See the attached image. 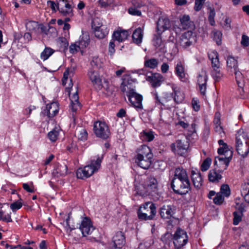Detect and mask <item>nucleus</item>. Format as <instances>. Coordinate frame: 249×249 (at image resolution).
<instances>
[{
  "mask_svg": "<svg viewBox=\"0 0 249 249\" xmlns=\"http://www.w3.org/2000/svg\"><path fill=\"white\" fill-rule=\"evenodd\" d=\"M103 159V155H98L92 159L89 164L83 168H79L76 172V176L78 178L85 179L91 176L97 172L101 167V163Z\"/></svg>",
  "mask_w": 249,
  "mask_h": 249,
  "instance_id": "1",
  "label": "nucleus"
},
{
  "mask_svg": "<svg viewBox=\"0 0 249 249\" xmlns=\"http://www.w3.org/2000/svg\"><path fill=\"white\" fill-rule=\"evenodd\" d=\"M153 157L150 147L143 145L138 149L135 162L140 167L147 169L151 164Z\"/></svg>",
  "mask_w": 249,
  "mask_h": 249,
  "instance_id": "2",
  "label": "nucleus"
},
{
  "mask_svg": "<svg viewBox=\"0 0 249 249\" xmlns=\"http://www.w3.org/2000/svg\"><path fill=\"white\" fill-rule=\"evenodd\" d=\"M208 55L211 62V75L215 82H219L223 78L224 74L221 71L218 53L214 50H210Z\"/></svg>",
  "mask_w": 249,
  "mask_h": 249,
  "instance_id": "3",
  "label": "nucleus"
},
{
  "mask_svg": "<svg viewBox=\"0 0 249 249\" xmlns=\"http://www.w3.org/2000/svg\"><path fill=\"white\" fill-rule=\"evenodd\" d=\"M156 214V209L154 204L147 202L142 205L138 212L140 219L148 220L153 219Z\"/></svg>",
  "mask_w": 249,
  "mask_h": 249,
  "instance_id": "4",
  "label": "nucleus"
},
{
  "mask_svg": "<svg viewBox=\"0 0 249 249\" xmlns=\"http://www.w3.org/2000/svg\"><path fill=\"white\" fill-rule=\"evenodd\" d=\"M236 150L242 157L247 156L249 152V141L244 133L238 134L236 137Z\"/></svg>",
  "mask_w": 249,
  "mask_h": 249,
  "instance_id": "5",
  "label": "nucleus"
},
{
  "mask_svg": "<svg viewBox=\"0 0 249 249\" xmlns=\"http://www.w3.org/2000/svg\"><path fill=\"white\" fill-rule=\"evenodd\" d=\"M221 157H217L215 158L214 165L220 169V172L226 170L229 166L230 160L232 157V151L231 150H227L224 153L220 154Z\"/></svg>",
  "mask_w": 249,
  "mask_h": 249,
  "instance_id": "6",
  "label": "nucleus"
},
{
  "mask_svg": "<svg viewBox=\"0 0 249 249\" xmlns=\"http://www.w3.org/2000/svg\"><path fill=\"white\" fill-rule=\"evenodd\" d=\"M173 239L175 248L180 249L187 243L188 237L185 231L178 228L175 232Z\"/></svg>",
  "mask_w": 249,
  "mask_h": 249,
  "instance_id": "7",
  "label": "nucleus"
},
{
  "mask_svg": "<svg viewBox=\"0 0 249 249\" xmlns=\"http://www.w3.org/2000/svg\"><path fill=\"white\" fill-rule=\"evenodd\" d=\"M93 130L95 135L103 139H107L110 135V131L106 123L97 121L94 124Z\"/></svg>",
  "mask_w": 249,
  "mask_h": 249,
  "instance_id": "8",
  "label": "nucleus"
},
{
  "mask_svg": "<svg viewBox=\"0 0 249 249\" xmlns=\"http://www.w3.org/2000/svg\"><path fill=\"white\" fill-rule=\"evenodd\" d=\"M171 187L175 193L185 195L190 190L189 179L171 182Z\"/></svg>",
  "mask_w": 249,
  "mask_h": 249,
  "instance_id": "9",
  "label": "nucleus"
},
{
  "mask_svg": "<svg viewBox=\"0 0 249 249\" xmlns=\"http://www.w3.org/2000/svg\"><path fill=\"white\" fill-rule=\"evenodd\" d=\"M158 183L156 178L152 176L148 177L143 183L144 190H141V193H146L151 194L158 191Z\"/></svg>",
  "mask_w": 249,
  "mask_h": 249,
  "instance_id": "10",
  "label": "nucleus"
},
{
  "mask_svg": "<svg viewBox=\"0 0 249 249\" xmlns=\"http://www.w3.org/2000/svg\"><path fill=\"white\" fill-rule=\"evenodd\" d=\"M92 28L94 31L95 36L98 38L105 37L109 32V30L102 23H98V19L96 18L92 22Z\"/></svg>",
  "mask_w": 249,
  "mask_h": 249,
  "instance_id": "11",
  "label": "nucleus"
},
{
  "mask_svg": "<svg viewBox=\"0 0 249 249\" xmlns=\"http://www.w3.org/2000/svg\"><path fill=\"white\" fill-rule=\"evenodd\" d=\"M79 229L83 236L90 234L94 230L90 219L87 216L82 220Z\"/></svg>",
  "mask_w": 249,
  "mask_h": 249,
  "instance_id": "12",
  "label": "nucleus"
},
{
  "mask_svg": "<svg viewBox=\"0 0 249 249\" xmlns=\"http://www.w3.org/2000/svg\"><path fill=\"white\" fill-rule=\"evenodd\" d=\"M195 41V36L192 31H188L183 33L179 40V45L183 48L186 49L190 46Z\"/></svg>",
  "mask_w": 249,
  "mask_h": 249,
  "instance_id": "13",
  "label": "nucleus"
},
{
  "mask_svg": "<svg viewBox=\"0 0 249 249\" xmlns=\"http://www.w3.org/2000/svg\"><path fill=\"white\" fill-rule=\"evenodd\" d=\"M57 9L64 16L71 17L73 15L71 5L67 0H59L57 2Z\"/></svg>",
  "mask_w": 249,
  "mask_h": 249,
  "instance_id": "14",
  "label": "nucleus"
},
{
  "mask_svg": "<svg viewBox=\"0 0 249 249\" xmlns=\"http://www.w3.org/2000/svg\"><path fill=\"white\" fill-rule=\"evenodd\" d=\"M175 72L180 80L186 82L188 80V75L185 72V63L183 61L178 60L175 66Z\"/></svg>",
  "mask_w": 249,
  "mask_h": 249,
  "instance_id": "15",
  "label": "nucleus"
},
{
  "mask_svg": "<svg viewBox=\"0 0 249 249\" xmlns=\"http://www.w3.org/2000/svg\"><path fill=\"white\" fill-rule=\"evenodd\" d=\"M188 146V142L185 140L183 141L178 140L176 142L172 143L171 145L172 150L180 155H182L186 151Z\"/></svg>",
  "mask_w": 249,
  "mask_h": 249,
  "instance_id": "16",
  "label": "nucleus"
},
{
  "mask_svg": "<svg viewBox=\"0 0 249 249\" xmlns=\"http://www.w3.org/2000/svg\"><path fill=\"white\" fill-rule=\"evenodd\" d=\"M208 76L206 71L202 70L197 77V84L201 94L205 95L207 89Z\"/></svg>",
  "mask_w": 249,
  "mask_h": 249,
  "instance_id": "17",
  "label": "nucleus"
},
{
  "mask_svg": "<svg viewBox=\"0 0 249 249\" xmlns=\"http://www.w3.org/2000/svg\"><path fill=\"white\" fill-rule=\"evenodd\" d=\"M127 97L129 101L134 107L138 109H142V96L141 94L135 91L131 94H128Z\"/></svg>",
  "mask_w": 249,
  "mask_h": 249,
  "instance_id": "18",
  "label": "nucleus"
},
{
  "mask_svg": "<svg viewBox=\"0 0 249 249\" xmlns=\"http://www.w3.org/2000/svg\"><path fill=\"white\" fill-rule=\"evenodd\" d=\"M73 84L71 82V80H70V83L69 84L70 87L66 88L67 91L69 92L70 98L71 101V107L73 112H75L78 108H80V103L78 101L79 96L78 95L77 91L74 92L72 96L70 95V88H71Z\"/></svg>",
  "mask_w": 249,
  "mask_h": 249,
  "instance_id": "19",
  "label": "nucleus"
},
{
  "mask_svg": "<svg viewBox=\"0 0 249 249\" xmlns=\"http://www.w3.org/2000/svg\"><path fill=\"white\" fill-rule=\"evenodd\" d=\"M59 107L57 102H53L47 104L45 108L43 110L42 113L44 115L49 118L54 117L58 112Z\"/></svg>",
  "mask_w": 249,
  "mask_h": 249,
  "instance_id": "20",
  "label": "nucleus"
},
{
  "mask_svg": "<svg viewBox=\"0 0 249 249\" xmlns=\"http://www.w3.org/2000/svg\"><path fill=\"white\" fill-rule=\"evenodd\" d=\"M146 80L150 82L154 88L160 87L163 81V76L160 73H151L150 75H147Z\"/></svg>",
  "mask_w": 249,
  "mask_h": 249,
  "instance_id": "21",
  "label": "nucleus"
},
{
  "mask_svg": "<svg viewBox=\"0 0 249 249\" xmlns=\"http://www.w3.org/2000/svg\"><path fill=\"white\" fill-rule=\"evenodd\" d=\"M88 75L92 84L95 86V88L98 89H101L103 86L101 83V80L98 71L96 70L90 69L88 72Z\"/></svg>",
  "mask_w": 249,
  "mask_h": 249,
  "instance_id": "22",
  "label": "nucleus"
},
{
  "mask_svg": "<svg viewBox=\"0 0 249 249\" xmlns=\"http://www.w3.org/2000/svg\"><path fill=\"white\" fill-rule=\"evenodd\" d=\"M170 27V21L167 18L160 17L157 22V30L159 34H161Z\"/></svg>",
  "mask_w": 249,
  "mask_h": 249,
  "instance_id": "23",
  "label": "nucleus"
},
{
  "mask_svg": "<svg viewBox=\"0 0 249 249\" xmlns=\"http://www.w3.org/2000/svg\"><path fill=\"white\" fill-rule=\"evenodd\" d=\"M189 179L186 170L182 167L176 168L172 182Z\"/></svg>",
  "mask_w": 249,
  "mask_h": 249,
  "instance_id": "24",
  "label": "nucleus"
},
{
  "mask_svg": "<svg viewBox=\"0 0 249 249\" xmlns=\"http://www.w3.org/2000/svg\"><path fill=\"white\" fill-rule=\"evenodd\" d=\"M175 213V209L171 205H163L160 210V215L162 218L169 219Z\"/></svg>",
  "mask_w": 249,
  "mask_h": 249,
  "instance_id": "25",
  "label": "nucleus"
},
{
  "mask_svg": "<svg viewBox=\"0 0 249 249\" xmlns=\"http://www.w3.org/2000/svg\"><path fill=\"white\" fill-rule=\"evenodd\" d=\"M112 241L115 249H121L125 244V237L121 231L118 232L113 236Z\"/></svg>",
  "mask_w": 249,
  "mask_h": 249,
  "instance_id": "26",
  "label": "nucleus"
},
{
  "mask_svg": "<svg viewBox=\"0 0 249 249\" xmlns=\"http://www.w3.org/2000/svg\"><path fill=\"white\" fill-rule=\"evenodd\" d=\"M122 91L127 96L135 91V86L131 81H124L120 87Z\"/></svg>",
  "mask_w": 249,
  "mask_h": 249,
  "instance_id": "27",
  "label": "nucleus"
},
{
  "mask_svg": "<svg viewBox=\"0 0 249 249\" xmlns=\"http://www.w3.org/2000/svg\"><path fill=\"white\" fill-rule=\"evenodd\" d=\"M226 63L227 71L231 73H232L233 71L238 68L237 60L232 56L227 57Z\"/></svg>",
  "mask_w": 249,
  "mask_h": 249,
  "instance_id": "28",
  "label": "nucleus"
},
{
  "mask_svg": "<svg viewBox=\"0 0 249 249\" xmlns=\"http://www.w3.org/2000/svg\"><path fill=\"white\" fill-rule=\"evenodd\" d=\"M129 35L127 30H120L114 32L113 38L119 42H123L126 39Z\"/></svg>",
  "mask_w": 249,
  "mask_h": 249,
  "instance_id": "29",
  "label": "nucleus"
},
{
  "mask_svg": "<svg viewBox=\"0 0 249 249\" xmlns=\"http://www.w3.org/2000/svg\"><path fill=\"white\" fill-rule=\"evenodd\" d=\"M192 180L194 186L199 188L202 184V178L199 172L192 171Z\"/></svg>",
  "mask_w": 249,
  "mask_h": 249,
  "instance_id": "30",
  "label": "nucleus"
},
{
  "mask_svg": "<svg viewBox=\"0 0 249 249\" xmlns=\"http://www.w3.org/2000/svg\"><path fill=\"white\" fill-rule=\"evenodd\" d=\"M174 93V101L177 103H181L184 99V94L182 92L180 89L176 85L173 84L172 87Z\"/></svg>",
  "mask_w": 249,
  "mask_h": 249,
  "instance_id": "31",
  "label": "nucleus"
},
{
  "mask_svg": "<svg viewBox=\"0 0 249 249\" xmlns=\"http://www.w3.org/2000/svg\"><path fill=\"white\" fill-rule=\"evenodd\" d=\"M27 30L35 34H38L39 32V25L38 22L34 21H29L26 23Z\"/></svg>",
  "mask_w": 249,
  "mask_h": 249,
  "instance_id": "32",
  "label": "nucleus"
},
{
  "mask_svg": "<svg viewBox=\"0 0 249 249\" xmlns=\"http://www.w3.org/2000/svg\"><path fill=\"white\" fill-rule=\"evenodd\" d=\"M143 38V32L141 28L136 29L132 35V39L134 43L140 44L142 42Z\"/></svg>",
  "mask_w": 249,
  "mask_h": 249,
  "instance_id": "33",
  "label": "nucleus"
},
{
  "mask_svg": "<svg viewBox=\"0 0 249 249\" xmlns=\"http://www.w3.org/2000/svg\"><path fill=\"white\" fill-rule=\"evenodd\" d=\"M180 27L184 30L188 29L191 26H194L193 22L190 20V17L188 15H184L180 19Z\"/></svg>",
  "mask_w": 249,
  "mask_h": 249,
  "instance_id": "34",
  "label": "nucleus"
},
{
  "mask_svg": "<svg viewBox=\"0 0 249 249\" xmlns=\"http://www.w3.org/2000/svg\"><path fill=\"white\" fill-rule=\"evenodd\" d=\"M61 131L59 126H55L48 134V137L50 140L52 142H55L58 139Z\"/></svg>",
  "mask_w": 249,
  "mask_h": 249,
  "instance_id": "35",
  "label": "nucleus"
},
{
  "mask_svg": "<svg viewBox=\"0 0 249 249\" xmlns=\"http://www.w3.org/2000/svg\"><path fill=\"white\" fill-rule=\"evenodd\" d=\"M208 178L210 181L212 182H218L222 178L220 172L215 169L209 171Z\"/></svg>",
  "mask_w": 249,
  "mask_h": 249,
  "instance_id": "36",
  "label": "nucleus"
},
{
  "mask_svg": "<svg viewBox=\"0 0 249 249\" xmlns=\"http://www.w3.org/2000/svg\"><path fill=\"white\" fill-rule=\"evenodd\" d=\"M75 135L79 140L81 141H85L88 138V133L86 130L82 127L76 129Z\"/></svg>",
  "mask_w": 249,
  "mask_h": 249,
  "instance_id": "37",
  "label": "nucleus"
},
{
  "mask_svg": "<svg viewBox=\"0 0 249 249\" xmlns=\"http://www.w3.org/2000/svg\"><path fill=\"white\" fill-rule=\"evenodd\" d=\"M158 64L159 61L156 58L148 59L145 58L144 65L146 68L154 69L158 66Z\"/></svg>",
  "mask_w": 249,
  "mask_h": 249,
  "instance_id": "38",
  "label": "nucleus"
},
{
  "mask_svg": "<svg viewBox=\"0 0 249 249\" xmlns=\"http://www.w3.org/2000/svg\"><path fill=\"white\" fill-rule=\"evenodd\" d=\"M54 52V50L50 47H46L41 53L40 58L43 61L46 60Z\"/></svg>",
  "mask_w": 249,
  "mask_h": 249,
  "instance_id": "39",
  "label": "nucleus"
},
{
  "mask_svg": "<svg viewBox=\"0 0 249 249\" xmlns=\"http://www.w3.org/2000/svg\"><path fill=\"white\" fill-rule=\"evenodd\" d=\"M11 212L9 211L6 213V211H3L0 210V220L6 222H11L12 219L11 218Z\"/></svg>",
  "mask_w": 249,
  "mask_h": 249,
  "instance_id": "40",
  "label": "nucleus"
},
{
  "mask_svg": "<svg viewBox=\"0 0 249 249\" xmlns=\"http://www.w3.org/2000/svg\"><path fill=\"white\" fill-rule=\"evenodd\" d=\"M77 43L81 49L86 48L89 43V36L87 35L81 36Z\"/></svg>",
  "mask_w": 249,
  "mask_h": 249,
  "instance_id": "41",
  "label": "nucleus"
},
{
  "mask_svg": "<svg viewBox=\"0 0 249 249\" xmlns=\"http://www.w3.org/2000/svg\"><path fill=\"white\" fill-rule=\"evenodd\" d=\"M141 137L143 140L147 142L152 141L154 138L153 132L151 131H143L141 134Z\"/></svg>",
  "mask_w": 249,
  "mask_h": 249,
  "instance_id": "42",
  "label": "nucleus"
},
{
  "mask_svg": "<svg viewBox=\"0 0 249 249\" xmlns=\"http://www.w3.org/2000/svg\"><path fill=\"white\" fill-rule=\"evenodd\" d=\"M102 61L98 56H94L92 57L91 61V65L93 68H98L101 67Z\"/></svg>",
  "mask_w": 249,
  "mask_h": 249,
  "instance_id": "43",
  "label": "nucleus"
},
{
  "mask_svg": "<svg viewBox=\"0 0 249 249\" xmlns=\"http://www.w3.org/2000/svg\"><path fill=\"white\" fill-rule=\"evenodd\" d=\"M57 176H64L67 174V167L66 165H60L58 166L55 170Z\"/></svg>",
  "mask_w": 249,
  "mask_h": 249,
  "instance_id": "44",
  "label": "nucleus"
},
{
  "mask_svg": "<svg viewBox=\"0 0 249 249\" xmlns=\"http://www.w3.org/2000/svg\"><path fill=\"white\" fill-rule=\"evenodd\" d=\"M218 143L219 145H222V147L219 148L218 149V153L219 154H221L224 153L225 152L227 151V150H231L228 145L224 143V141L222 140H219L218 141Z\"/></svg>",
  "mask_w": 249,
  "mask_h": 249,
  "instance_id": "45",
  "label": "nucleus"
},
{
  "mask_svg": "<svg viewBox=\"0 0 249 249\" xmlns=\"http://www.w3.org/2000/svg\"><path fill=\"white\" fill-rule=\"evenodd\" d=\"M213 39L216 41V44L219 45L221 44L222 33L218 30L213 31Z\"/></svg>",
  "mask_w": 249,
  "mask_h": 249,
  "instance_id": "46",
  "label": "nucleus"
},
{
  "mask_svg": "<svg viewBox=\"0 0 249 249\" xmlns=\"http://www.w3.org/2000/svg\"><path fill=\"white\" fill-rule=\"evenodd\" d=\"M70 219V216H69L66 220V225L64 226L66 232L69 234L72 230L75 229L74 225L71 224Z\"/></svg>",
  "mask_w": 249,
  "mask_h": 249,
  "instance_id": "47",
  "label": "nucleus"
},
{
  "mask_svg": "<svg viewBox=\"0 0 249 249\" xmlns=\"http://www.w3.org/2000/svg\"><path fill=\"white\" fill-rule=\"evenodd\" d=\"M225 196H229L231 194L230 187L227 184H223L220 188V192L219 193Z\"/></svg>",
  "mask_w": 249,
  "mask_h": 249,
  "instance_id": "48",
  "label": "nucleus"
},
{
  "mask_svg": "<svg viewBox=\"0 0 249 249\" xmlns=\"http://www.w3.org/2000/svg\"><path fill=\"white\" fill-rule=\"evenodd\" d=\"M215 16V12L214 11V9L213 8H210L209 13V17H208V19L210 22V24L213 26L215 24V21H214V17Z\"/></svg>",
  "mask_w": 249,
  "mask_h": 249,
  "instance_id": "49",
  "label": "nucleus"
},
{
  "mask_svg": "<svg viewBox=\"0 0 249 249\" xmlns=\"http://www.w3.org/2000/svg\"><path fill=\"white\" fill-rule=\"evenodd\" d=\"M212 160L210 158H207L205 159L201 166V169L202 171H207L210 167V165L211 164Z\"/></svg>",
  "mask_w": 249,
  "mask_h": 249,
  "instance_id": "50",
  "label": "nucleus"
},
{
  "mask_svg": "<svg viewBox=\"0 0 249 249\" xmlns=\"http://www.w3.org/2000/svg\"><path fill=\"white\" fill-rule=\"evenodd\" d=\"M158 35L155 36L153 40V45L157 48L160 46L162 44V39L160 36V34H159L158 33Z\"/></svg>",
  "mask_w": 249,
  "mask_h": 249,
  "instance_id": "51",
  "label": "nucleus"
},
{
  "mask_svg": "<svg viewBox=\"0 0 249 249\" xmlns=\"http://www.w3.org/2000/svg\"><path fill=\"white\" fill-rule=\"evenodd\" d=\"M172 239V234L168 232L165 233L164 235H162L161 237V240L165 244H169L171 242V240Z\"/></svg>",
  "mask_w": 249,
  "mask_h": 249,
  "instance_id": "52",
  "label": "nucleus"
},
{
  "mask_svg": "<svg viewBox=\"0 0 249 249\" xmlns=\"http://www.w3.org/2000/svg\"><path fill=\"white\" fill-rule=\"evenodd\" d=\"M233 215V224L237 225L242 220V213L238 212H234Z\"/></svg>",
  "mask_w": 249,
  "mask_h": 249,
  "instance_id": "53",
  "label": "nucleus"
},
{
  "mask_svg": "<svg viewBox=\"0 0 249 249\" xmlns=\"http://www.w3.org/2000/svg\"><path fill=\"white\" fill-rule=\"evenodd\" d=\"M224 197L220 193H217L216 196L213 198V202L217 205H220L223 203Z\"/></svg>",
  "mask_w": 249,
  "mask_h": 249,
  "instance_id": "54",
  "label": "nucleus"
},
{
  "mask_svg": "<svg viewBox=\"0 0 249 249\" xmlns=\"http://www.w3.org/2000/svg\"><path fill=\"white\" fill-rule=\"evenodd\" d=\"M81 49L77 42L71 44L70 46V52L71 53H75Z\"/></svg>",
  "mask_w": 249,
  "mask_h": 249,
  "instance_id": "55",
  "label": "nucleus"
},
{
  "mask_svg": "<svg viewBox=\"0 0 249 249\" xmlns=\"http://www.w3.org/2000/svg\"><path fill=\"white\" fill-rule=\"evenodd\" d=\"M206 0H196L194 9L196 11H199L201 9Z\"/></svg>",
  "mask_w": 249,
  "mask_h": 249,
  "instance_id": "56",
  "label": "nucleus"
},
{
  "mask_svg": "<svg viewBox=\"0 0 249 249\" xmlns=\"http://www.w3.org/2000/svg\"><path fill=\"white\" fill-rule=\"evenodd\" d=\"M128 13L130 15L138 16H140L142 14L140 10H138L137 8L134 7H130L128 9Z\"/></svg>",
  "mask_w": 249,
  "mask_h": 249,
  "instance_id": "57",
  "label": "nucleus"
},
{
  "mask_svg": "<svg viewBox=\"0 0 249 249\" xmlns=\"http://www.w3.org/2000/svg\"><path fill=\"white\" fill-rule=\"evenodd\" d=\"M233 73H234L236 82H237V84H238V85L239 86L240 81L242 79V74L239 71L238 68L235 71H233Z\"/></svg>",
  "mask_w": 249,
  "mask_h": 249,
  "instance_id": "58",
  "label": "nucleus"
},
{
  "mask_svg": "<svg viewBox=\"0 0 249 249\" xmlns=\"http://www.w3.org/2000/svg\"><path fill=\"white\" fill-rule=\"evenodd\" d=\"M22 204L20 202L16 201L14 203L11 204L10 208L14 212L18 210H19L22 207Z\"/></svg>",
  "mask_w": 249,
  "mask_h": 249,
  "instance_id": "59",
  "label": "nucleus"
},
{
  "mask_svg": "<svg viewBox=\"0 0 249 249\" xmlns=\"http://www.w3.org/2000/svg\"><path fill=\"white\" fill-rule=\"evenodd\" d=\"M23 189L29 193H33L34 192L33 183H31V185H29L28 184L24 183L23 184Z\"/></svg>",
  "mask_w": 249,
  "mask_h": 249,
  "instance_id": "60",
  "label": "nucleus"
},
{
  "mask_svg": "<svg viewBox=\"0 0 249 249\" xmlns=\"http://www.w3.org/2000/svg\"><path fill=\"white\" fill-rule=\"evenodd\" d=\"M112 0H99V3L102 7H106L112 3Z\"/></svg>",
  "mask_w": 249,
  "mask_h": 249,
  "instance_id": "61",
  "label": "nucleus"
},
{
  "mask_svg": "<svg viewBox=\"0 0 249 249\" xmlns=\"http://www.w3.org/2000/svg\"><path fill=\"white\" fill-rule=\"evenodd\" d=\"M241 193L242 195L244 196L245 201L249 204V188L248 190H244L243 189Z\"/></svg>",
  "mask_w": 249,
  "mask_h": 249,
  "instance_id": "62",
  "label": "nucleus"
},
{
  "mask_svg": "<svg viewBox=\"0 0 249 249\" xmlns=\"http://www.w3.org/2000/svg\"><path fill=\"white\" fill-rule=\"evenodd\" d=\"M192 104L194 109L197 111L200 109L199 102L197 99L193 98L192 101Z\"/></svg>",
  "mask_w": 249,
  "mask_h": 249,
  "instance_id": "63",
  "label": "nucleus"
},
{
  "mask_svg": "<svg viewBox=\"0 0 249 249\" xmlns=\"http://www.w3.org/2000/svg\"><path fill=\"white\" fill-rule=\"evenodd\" d=\"M132 3L133 7L136 8H141L144 5V3L140 0H133Z\"/></svg>",
  "mask_w": 249,
  "mask_h": 249,
  "instance_id": "64",
  "label": "nucleus"
}]
</instances>
